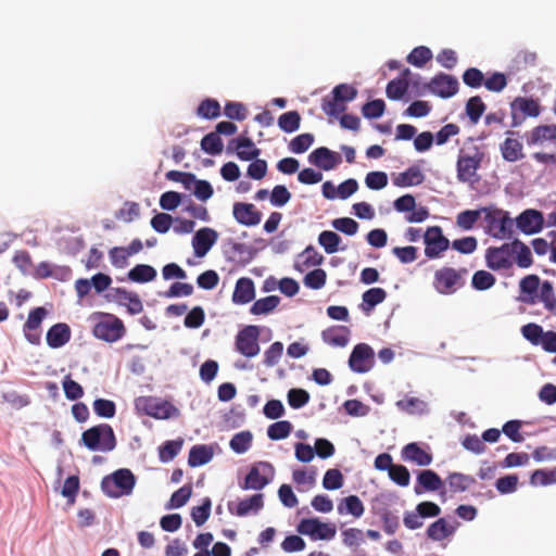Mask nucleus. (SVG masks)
Here are the masks:
<instances>
[{
    "mask_svg": "<svg viewBox=\"0 0 556 556\" xmlns=\"http://www.w3.org/2000/svg\"><path fill=\"white\" fill-rule=\"evenodd\" d=\"M450 490L454 493L465 492L476 483V479L471 476L460 472H452L446 478Z\"/></svg>",
    "mask_w": 556,
    "mask_h": 556,
    "instance_id": "obj_37",
    "label": "nucleus"
},
{
    "mask_svg": "<svg viewBox=\"0 0 556 556\" xmlns=\"http://www.w3.org/2000/svg\"><path fill=\"white\" fill-rule=\"evenodd\" d=\"M542 282L536 275H528L519 282L521 293L529 295V298L536 295Z\"/></svg>",
    "mask_w": 556,
    "mask_h": 556,
    "instance_id": "obj_58",
    "label": "nucleus"
},
{
    "mask_svg": "<svg viewBox=\"0 0 556 556\" xmlns=\"http://www.w3.org/2000/svg\"><path fill=\"white\" fill-rule=\"evenodd\" d=\"M283 353V344L279 341L274 342L264 353V364L267 367L276 366Z\"/></svg>",
    "mask_w": 556,
    "mask_h": 556,
    "instance_id": "obj_59",
    "label": "nucleus"
},
{
    "mask_svg": "<svg viewBox=\"0 0 556 556\" xmlns=\"http://www.w3.org/2000/svg\"><path fill=\"white\" fill-rule=\"evenodd\" d=\"M457 526V521L450 523L445 518H439L428 527L427 536L432 541H443L454 534Z\"/></svg>",
    "mask_w": 556,
    "mask_h": 556,
    "instance_id": "obj_24",
    "label": "nucleus"
},
{
    "mask_svg": "<svg viewBox=\"0 0 556 556\" xmlns=\"http://www.w3.org/2000/svg\"><path fill=\"white\" fill-rule=\"evenodd\" d=\"M458 87L459 84L457 78L444 73L435 75L428 84L425 85V88L443 99H447L456 94Z\"/></svg>",
    "mask_w": 556,
    "mask_h": 556,
    "instance_id": "obj_15",
    "label": "nucleus"
},
{
    "mask_svg": "<svg viewBox=\"0 0 556 556\" xmlns=\"http://www.w3.org/2000/svg\"><path fill=\"white\" fill-rule=\"evenodd\" d=\"M93 334L103 341L115 342L125 334V326L118 317L102 314L101 319L93 327Z\"/></svg>",
    "mask_w": 556,
    "mask_h": 556,
    "instance_id": "obj_5",
    "label": "nucleus"
},
{
    "mask_svg": "<svg viewBox=\"0 0 556 556\" xmlns=\"http://www.w3.org/2000/svg\"><path fill=\"white\" fill-rule=\"evenodd\" d=\"M274 476L275 468L270 463L258 462L251 467L241 488L243 490H262L274 479Z\"/></svg>",
    "mask_w": 556,
    "mask_h": 556,
    "instance_id": "obj_6",
    "label": "nucleus"
},
{
    "mask_svg": "<svg viewBox=\"0 0 556 556\" xmlns=\"http://www.w3.org/2000/svg\"><path fill=\"white\" fill-rule=\"evenodd\" d=\"M386 109V103L381 99H376L365 103L362 108V113L367 118H379Z\"/></svg>",
    "mask_w": 556,
    "mask_h": 556,
    "instance_id": "obj_63",
    "label": "nucleus"
},
{
    "mask_svg": "<svg viewBox=\"0 0 556 556\" xmlns=\"http://www.w3.org/2000/svg\"><path fill=\"white\" fill-rule=\"evenodd\" d=\"M280 303V299L277 295H268L256 300L250 307V313L253 315H266L271 313Z\"/></svg>",
    "mask_w": 556,
    "mask_h": 556,
    "instance_id": "obj_39",
    "label": "nucleus"
},
{
    "mask_svg": "<svg viewBox=\"0 0 556 556\" xmlns=\"http://www.w3.org/2000/svg\"><path fill=\"white\" fill-rule=\"evenodd\" d=\"M341 242L340 236L331 230L321 231L318 236V243L325 249L326 253L332 254L339 250Z\"/></svg>",
    "mask_w": 556,
    "mask_h": 556,
    "instance_id": "obj_44",
    "label": "nucleus"
},
{
    "mask_svg": "<svg viewBox=\"0 0 556 556\" xmlns=\"http://www.w3.org/2000/svg\"><path fill=\"white\" fill-rule=\"evenodd\" d=\"M485 214V223L488 232L496 239L510 238L514 233V220L508 213L503 210L488 211Z\"/></svg>",
    "mask_w": 556,
    "mask_h": 556,
    "instance_id": "obj_4",
    "label": "nucleus"
},
{
    "mask_svg": "<svg viewBox=\"0 0 556 556\" xmlns=\"http://www.w3.org/2000/svg\"><path fill=\"white\" fill-rule=\"evenodd\" d=\"M516 226L525 235L538 233L544 226L543 214L538 210L528 208L516 218Z\"/></svg>",
    "mask_w": 556,
    "mask_h": 556,
    "instance_id": "obj_17",
    "label": "nucleus"
},
{
    "mask_svg": "<svg viewBox=\"0 0 556 556\" xmlns=\"http://www.w3.org/2000/svg\"><path fill=\"white\" fill-rule=\"evenodd\" d=\"M528 147L539 151L532 157L543 165H556V125H539L525 135Z\"/></svg>",
    "mask_w": 556,
    "mask_h": 556,
    "instance_id": "obj_1",
    "label": "nucleus"
},
{
    "mask_svg": "<svg viewBox=\"0 0 556 556\" xmlns=\"http://www.w3.org/2000/svg\"><path fill=\"white\" fill-rule=\"evenodd\" d=\"M349 338L350 329L345 326L331 327L323 331V340L333 346H345Z\"/></svg>",
    "mask_w": 556,
    "mask_h": 556,
    "instance_id": "obj_31",
    "label": "nucleus"
},
{
    "mask_svg": "<svg viewBox=\"0 0 556 556\" xmlns=\"http://www.w3.org/2000/svg\"><path fill=\"white\" fill-rule=\"evenodd\" d=\"M182 447V440L166 441L159 450L160 459L163 463L174 459Z\"/></svg>",
    "mask_w": 556,
    "mask_h": 556,
    "instance_id": "obj_49",
    "label": "nucleus"
},
{
    "mask_svg": "<svg viewBox=\"0 0 556 556\" xmlns=\"http://www.w3.org/2000/svg\"><path fill=\"white\" fill-rule=\"evenodd\" d=\"M396 187L405 188L421 185L425 175L418 166H410L405 172L399 173L392 178Z\"/></svg>",
    "mask_w": 556,
    "mask_h": 556,
    "instance_id": "obj_30",
    "label": "nucleus"
},
{
    "mask_svg": "<svg viewBox=\"0 0 556 556\" xmlns=\"http://www.w3.org/2000/svg\"><path fill=\"white\" fill-rule=\"evenodd\" d=\"M93 410L97 416L102 418H112L116 413L115 403L106 399H97L93 402Z\"/></svg>",
    "mask_w": 556,
    "mask_h": 556,
    "instance_id": "obj_56",
    "label": "nucleus"
},
{
    "mask_svg": "<svg viewBox=\"0 0 556 556\" xmlns=\"http://www.w3.org/2000/svg\"><path fill=\"white\" fill-rule=\"evenodd\" d=\"M514 249V261L520 268H528L533 264L530 248L519 239L511 241Z\"/></svg>",
    "mask_w": 556,
    "mask_h": 556,
    "instance_id": "obj_35",
    "label": "nucleus"
},
{
    "mask_svg": "<svg viewBox=\"0 0 556 556\" xmlns=\"http://www.w3.org/2000/svg\"><path fill=\"white\" fill-rule=\"evenodd\" d=\"M432 58V52L425 46L416 47L407 55V62L414 66L421 67Z\"/></svg>",
    "mask_w": 556,
    "mask_h": 556,
    "instance_id": "obj_50",
    "label": "nucleus"
},
{
    "mask_svg": "<svg viewBox=\"0 0 556 556\" xmlns=\"http://www.w3.org/2000/svg\"><path fill=\"white\" fill-rule=\"evenodd\" d=\"M530 482L532 485H548L552 483H556V468L552 470H534L531 475Z\"/></svg>",
    "mask_w": 556,
    "mask_h": 556,
    "instance_id": "obj_52",
    "label": "nucleus"
},
{
    "mask_svg": "<svg viewBox=\"0 0 556 556\" xmlns=\"http://www.w3.org/2000/svg\"><path fill=\"white\" fill-rule=\"evenodd\" d=\"M485 263L492 270L509 269L514 264V249L511 242L501 247H490L485 250Z\"/></svg>",
    "mask_w": 556,
    "mask_h": 556,
    "instance_id": "obj_9",
    "label": "nucleus"
},
{
    "mask_svg": "<svg viewBox=\"0 0 556 556\" xmlns=\"http://www.w3.org/2000/svg\"><path fill=\"white\" fill-rule=\"evenodd\" d=\"M321 110L328 116L338 117L346 110V105L343 101L337 99L336 96L332 94L331 97H325L323 99Z\"/></svg>",
    "mask_w": 556,
    "mask_h": 556,
    "instance_id": "obj_47",
    "label": "nucleus"
},
{
    "mask_svg": "<svg viewBox=\"0 0 556 556\" xmlns=\"http://www.w3.org/2000/svg\"><path fill=\"white\" fill-rule=\"evenodd\" d=\"M511 127L520 126L527 117H536L540 114V105L531 98L517 97L510 103Z\"/></svg>",
    "mask_w": 556,
    "mask_h": 556,
    "instance_id": "obj_10",
    "label": "nucleus"
},
{
    "mask_svg": "<svg viewBox=\"0 0 556 556\" xmlns=\"http://www.w3.org/2000/svg\"><path fill=\"white\" fill-rule=\"evenodd\" d=\"M201 149L211 155L220 154L223 152V141L217 132L212 131L205 135L201 140Z\"/></svg>",
    "mask_w": 556,
    "mask_h": 556,
    "instance_id": "obj_43",
    "label": "nucleus"
},
{
    "mask_svg": "<svg viewBox=\"0 0 556 556\" xmlns=\"http://www.w3.org/2000/svg\"><path fill=\"white\" fill-rule=\"evenodd\" d=\"M81 443L90 451L111 452L116 446V438L110 425L100 424L83 432Z\"/></svg>",
    "mask_w": 556,
    "mask_h": 556,
    "instance_id": "obj_2",
    "label": "nucleus"
},
{
    "mask_svg": "<svg viewBox=\"0 0 556 556\" xmlns=\"http://www.w3.org/2000/svg\"><path fill=\"white\" fill-rule=\"evenodd\" d=\"M343 485V475L339 469H328L323 479V486L326 490H338Z\"/></svg>",
    "mask_w": 556,
    "mask_h": 556,
    "instance_id": "obj_60",
    "label": "nucleus"
},
{
    "mask_svg": "<svg viewBox=\"0 0 556 556\" xmlns=\"http://www.w3.org/2000/svg\"><path fill=\"white\" fill-rule=\"evenodd\" d=\"M298 530L302 534L309 535L313 540H331L337 533L334 525L321 522L317 518L303 519Z\"/></svg>",
    "mask_w": 556,
    "mask_h": 556,
    "instance_id": "obj_13",
    "label": "nucleus"
},
{
    "mask_svg": "<svg viewBox=\"0 0 556 556\" xmlns=\"http://www.w3.org/2000/svg\"><path fill=\"white\" fill-rule=\"evenodd\" d=\"M197 114L206 119L217 118L220 115V104L217 100L207 98L199 104Z\"/></svg>",
    "mask_w": 556,
    "mask_h": 556,
    "instance_id": "obj_41",
    "label": "nucleus"
},
{
    "mask_svg": "<svg viewBox=\"0 0 556 556\" xmlns=\"http://www.w3.org/2000/svg\"><path fill=\"white\" fill-rule=\"evenodd\" d=\"M462 285L460 273L452 267H443L434 273V289L442 294H451Z\"/></svg>",
    "mask_w": 556,
    "mask_h": 556,
    "instance_id": "obj_14",
    "label": "nucleus"
},
{
    "mask_svg": "<svg viewBox=\"0 0 556 556\" xmlns=\"http://www.w3.org/2000/svg\"><path fill=\"white\" fill-rule=\"evenodd\" d=\"M192 494V486L190 484H186L175 491L169 500L168 508H179L182 507L190 498Z\"/></svg>",
    "mask_w": 556,
    "mask_h": 556,
    "instance_id": "obj_57",
    "label": "nucleus"
},
{
    "mask_svg": "<svg viewBox=\"0 0 556 556\" xmlns=\"http://www.w3.org/2000/svg\"><path fill=\"white\" fill-rule=\"evenodd\" d=\"M308 160L312 164L323 168L324 170H330L340 162V156L328 148L320 147L309 154Z\"/></svg>",
    "mask_w": 556,
    "mask_h": 556,
    "instance_id": "obj_22",
    "label": "nucleus"
},
{
    "mask_svg": "<svg viewBox=\"0 0 556 556\" xmlns=\"http://www.w3.org/2000/svg\"><path fill=\"white\" fill-rule=\"evenodd\" d=\"M214 452L212 446L198 444L191 447L188 457L190 467H199L207 464L213 458Z\"/></svg>",
    "mask_w": 556,
    "mask_h": 556,
    "instance_id": "obj_33",
    "label": "nucleus"
},
{
    "mask_svg": "<svg viewBox=\"0 0 556 556\" xmlns=\"http://www.w3.org/2000/svg\"><path fill=\"white\" fill-rule=\"evenodd\" d=\"M264 506V497L263 494L257 493L252 496L239 501V503L233 506L232 503L228 504V510L230 514L243 517L249 515L250 513H257Z\"/></svg>",
    "mask_w": 556,
    "mask_h": 556,
    "instance_id": "obj_20",
    "label": "nucleus"
},
{
    "mask_svg": "<svg viewBox=\"0 0 556 556\" xmlns=\"http://www.w3.org/2000/svg\"><path fill=\"white\" fill-rule=\"evenodd\" d=\"M387 298V292L382 288H371L364 292L361 307L364 312H370L376 305L382 303Z\"/></svg>",
    "mask_w": 556,
    "mask_h": 556,
    "instance_id": "obj_38",
    "label": "nucleus"
},
{
    "mask_svg": "<svg viewBox=\"0 0 556 556\" xmlns=\"http://www.w3.org/2000/svg\"><path fill=\"white\" fill-rule=\"evenodd\" d=\"M326 279V271L321 268H317L306 274L303 281L307 288L318 290L325 286Z\"/></svg>",
    "mask_w": 556,
    "mask_h": 556,
    "instance_id": "obj_54",
    "label": "nucleus"
},
{
    "mask_svg": "<svg viewBox=\"0 0 556 556\" xmlns=\"http://www.w3.org/2000/svg\"><path fill=\"white\" fill-rule=\"evenodd\" d=\"M496 279L494 275L486 270H478L473 274L471 285L476 290H488L494 286Z\"/></svg>",
    "mask_w": 556,
    "mask_h": 556,
    "instance_id": "obj_51",
    "label": "nucleus"
},
{
    "mask_svg": "<svg viewBox=\"0 0 556 556\" xmlns=\"http://www.w3.org/2000/svg\"><path fill=\"white\" fill-rule=\"evenodd\" d=\"M374 364V350L366 343L356 344L349 358L350 368L355 372L364 374L369 371Z\"/></svg>",
    "mask_w": 556,
    "mask_h": 556,
    "instance_id": "obj_12",
    "label": "nucleus"
},
{
    "mask_svg": "<svg viewBox=\"0 0 556 556\" xmlns=\"http://www.w3.org/2000/svg\"><path fill=\"white\" fill-rule=\"evenodd\" d=\"M292 424L288 420H280L270 425L267 429V435L270 440L278 441L289 437L292 431Z\"/></svg>",
    "mask_w": 556,
    "mask_h": 556,
    "instance_id": "obj_46",
    "label": "nucleus"
},
{
    "mask_svg": "<svg viewBox=\"0 0 556 556\" xmlns=\"http://www.w3.org/2000/svg\"><path fill=\"white\" fill-rule=\"evenodd\" d=\"M301 116L298 111H289L278 118V126L286 132H294L300 128Z\"/></svg>",
    "mask_w": 556,
    "mask_h": 556,
    "instance_id": "obj_42",
    "label": "nucleus"
},
{
    "mask_svg": "<svg viewBox=\"0 0 556 556\" xmlns=\"http://www.w3.org/2000/svg\"><path fill=\"white\" fill-rule=\"evenodd\" d=\"M526 303L535 304L541 302L544 304V307L551 312H556V296L554 292L553 283L548 280H544L536 293V295L525 299Z\"/></svg>",
    "mask_w": 556,
    "mask_h": 556,
    "instance_id": "obj_21",
    "label": "nucleus"
},
{
    "mask_svg": "<svg viewBox=\"0 0 556 556\" xmlns=\"http://www.w3.org/2000/svg\"><path fill=\"white\" fill-rule=\"evenodd\" d=\"M156 277V270L147 264H138L128 273V278L134 282H149Z\"/></svg>",
    "mask_w": 556,
    "mask_h": 556,
    "instance_id": "obj_40",
    "label": "nucleus"
},
{
    "mask_svg": "<svg viewBox=\"0 0 556 556\" xmlns=\"http://www.w3.org/2000/svg\"><path fill=\"white\" fill-rule=\"evenodd\" d=\"M483 159V153L477 147L472 154H459L457 160V177L460 181H469L477 173Z\"/></svg>",
    "mask_w": 556,
    "mask_h": 556,
    "instance_id": "obj_16",
    "label": "nucleus"
},
{
    "mask_svg": "<svg viewBox=\"0 0 556 556\" xmlns=\"http://www.w3.org/2000/svg\"><path fill=\"white\" fill-rule=\"evenodd\" d=\"M139 403L143 404V408L149 416L157 419L170 417V412L174 409V406L168 402H160L153 397L139 399Z\"/></svg>",
    "mask_w": 556,
    "mask_h": 556,
    "instance_id": "obj_28",
    "label": "nucleus"
},
{
    "mask_svg": "<svg viewBox=\"0 0 556 556\" xmlns=\"http://www.w3.org/2000/svg\"><path fill=\"white\" fill-rule=\"evenodd\" d=\"M252 439L253 437L250 431H241L236 433L230 440V448L238 454H242L250 448Z\"/></svg>",
    "mask_w": 556,
    "mask_h": 556,
    "instance_id": "obj_48",
    "label": "nucleus"
},
{
    "mask_svg": "<svg viewBox=\"0 0 556 556\" xmlns=\"http://www.w3.org/2000/svg\"><path fill=\"white\" fill-rule=\"evenodd\" d=\"M205 320V313L201 306H194L185 317L184 324L187 328H200Z\"/></svg>",
    "mask_w": 556,
    "mask_h": 556,
    "instance_id": "obj_61",
    "label": "nucleus"
},
{
    "mask_svg": "<svg viewBox=\"0 0 556 556\" xmlns=\"http://www.w3.org/2000/svg\"><path fill=\"white\" fill-rule=\"evenodd\" d=\"M409 74L410 71L406 68L402 73V78H395L388 83L386 93L390 100H401L406 94L408 90V81L406 79V76H408Z\"/></svg>",
    "mask_w": 556,
    "mask_h": 556,
    "instance_id": "obj_32",
    "label": "nucleus"
},
{
    "mask_svg": "<svg viewBox=\"0 0 556 556\" xmlns=\"http://www.w3.org/2000/svg\"><path fill=\"white\" fill-rule=\"evenodd\" d=\"M522 336L533 345H539L543 337V328L538 324H527L521 328Z\"/></svg>",
    "mask_w": 556,
    "mask_h": 556,
    "instance_id": "obj_62",
    "label": "nucleus"
},
{
    "mask_svg": "<svg viewBox=\"0 0 556 556\" xmlns=\"http://www.w3.org/2000/svg\"><path fill=\"white\" fill-rule=\"evenodd\" d=\"M338 513L340 515L350 514L354 518H359L365 511L363 502L356 495H349L342 498L338 504Z\"/></svg>",
    "mask_w": 556,
    "mask_h": 556,
    "instance_id": "obj_34",
    "label": "nucleus"
},
{
    "mask_svg": "<svg viewBox=\"0 0 556 556\" xmlns=\"http://www.w3.org/2000/svg\"><path fill=\"white\" fill-rule=\"evenodd\" d=\"M48 314V309L43 306L35 307L28 313L23 332L30 344L39 345L41 343V324Z\"/></svg>",
    "mask_w": 556,
    "mask_h": 556,
    "instance_id": "obj_11",
    "label": "nucleus"
},
{
    "mask_svg": "<svg viewBox=\"0 0 556 556\" xmlns=\"http://www.w3.org/2000/svg\"><path fill=\"white\" fill-rule=\"evenodd\" d=\"M390 479L401 486L409 484L410 475L408 469L403 465H393L389 471Z\"/></svg>",
    "mask_w": 556,
    "mask_h": 556,
    "instance_id": "obj_64",
    "label": "nucleus"
},
{
    "mask_svg": "<svg viewBox=\"0 0 556 556\" xmlns=\"http://www.w3.org/2000/svg\"><path fill=\"white\" fill-rule=\"evenodd\" d=\"M211 500L208 497L203 500L202 505L195 506L191 509V518L194 523L200 527L206 522L211 515Z\"/></svg>",
    "mask_w": 556,
    "mask_h": 556,
    "instance_id": "obj_55",
    "label": "nucleus"
},
{
    "mask_svg": "<svg viewBox=\"0 0 556 556\" xmlns=\"http://www.w3.org/2000/svg\"><path fill=\"white\" fill-rule=\"evenodd\" d=\"M314 142V136L305 132L293 138L289 143V149L293 153L301 154L306 152Z\"/></svg>",
    "mask_w": 556,
    "mask_h": 556,
    "instance_id": "obj_53",
    "label": "nucleus"
},
{
    "mask_svg": "<svg viewBox=\"0 0 556 556\" xmlns=\"http://www.w3.org/2000/svg\"><path fill=\"white\" fill-rule=\"evenodd\" d=\"M217 231L212 228L204 227L199 229L192 238L194 254L198 257L205 256L217 241Z\"/></svg>",
    "mask_w": 556,
    "mask_h": 556,
    "instance_id": "obj_19",
    "label": "nucleus"
},
{
    "mask_svg": "<svg viewBox=\"0 0 556 556\" xmlns=\"http://www.w3.org/2000/svg\"><path fill=\"white\" fill-rule=\"evenodd\" d=\"M425 255L429 260L439 258L445 252L451 242L443 235L442 228L439 226L429 227L424 235Z\"/></svg>",
    "mask_w": 556,
    "mask_h": 556,
    "instance_id": "obj_7",
    "label": "nucleus"
},
{
    "mask_svg": "<svg viewBox=\"0 0 556 556\" xmlns=\"http://www.w3.org/2000/svg\"><path fill=\"white\" fill-rule=\"evenodd\" d=\"M136 484L135 475L127 468L117 469L101 481L102 491L110 497L129 495Z\"/></svg>",
    "mask_w": 556,
    "mask_h": 556,
    "instance_id": "obj_3",
    "label": "nucleus"
},
{
    "mask_svg": "<svg viewBox=\"0 0 556 556\" xmlns=\"http://www.w3.org/2000/svg\"><path fill=\"white\" fill-rule=\"evenodd\" d=\"M233 147L237 156L241 161H252L261 154V150L255 147L254 142L248 137H239L232 139L229 143V148Z\"/></svg>",
    "mask_w": 556,
    "mask_h": 556,
    "instance_id": "obj_25",
    "label": "nucleus"
},
{
    "mask_svg": "<svg viewBox=\"0 0 556 556\" xmlns=\"http://www.w3.org/2000/svg\"><path fill=\"white\" fill-rule=\"evenodd\" d=\"M71 328L67 324L58 323L49 328L47 331V344L51 349H59L65 345L71 340Z\"/></svg>",
    "mask_w": 556,
    "mask_h": 556,
    "instance_id": "obj_23",
    "label": "nucleus"
},
{
    "mask_svg": "<svg viewBox=\"0 0 556 556\" xmlns=\"http://www.w3.org/2000/svg\"><path fill=\"white\" fill-rule=\"evenodd\" d=\"M404 460L415 463L418 466H428L432 463V455L422 450L418 443H408L402 450Z\"/></svg>",
    "mask_w": 556,
    "mask_h": 556,
    "instance_id": "obj_29",
    "label": "nucleus"
},
{
    "mask_svg": "<svg viewBox=\"0 0 556 556\" xmlns=\"http://www.w3.org/2000/svg\"><path fill=\"white\" fill-rule=\"evenodd\" d=\"M442 486L443 481L440 476L435 471L427 469L418 473L415 493L421 494L425 491H438Z\"/></svg>",
    "mask_w": 556,
    "mask_h": 556,
    "instance_id": "obj_27",
    "label": "nucleus"
},
{
    "mask_svg": "<svg viewBox=\"0 0 556 556\" xmlns=\"http://www.w3.org/2000/svg\"><path fill=\"white\" fill-rule=\"evenodd\" d=\"M258 337L260 329L257 326H245L236 336V350L249 358L256 356L260 353Z\"/></svg>",
    "mask_w": 556,
    "mask_h": 556,
    "instance_id": "obj_8",
    "label": "nucleus"
},
{
    "mask_svg": "<svg viewBox=\"0 0 556 556\" xmlns=\"http://www.w3.org/2000/svg\"><path fill=\"white\" fill-rule=\"evenodd\" d=\"M485 111V104L479 96L471 97L466 103V114L472 124H477Z\"/></svg>",
    "mask_w": 556,
    "mask_h": 556,
    "instance_id": "obj_45",
    "label": "nucleus"
},
{
    "mask_svg": "<svg viewBox=\"0 0 556 556\" xmlns=\"http://www.w3.org/2000/svg\"><path fill=\"white\" fill-rule=\"evenodd\" d=\"M232 214L239 224L248 227L258 225L262 219V213L251 203L236 202L232 207Z\"/></svg>",
    "mask_w": 556,
    "mask_h": 556,
    "instance_id": "obj_18",
    "label": "nucleus"
},
{
    "mask_svg": "<svg viewBox=\"0 0 556 556\" xmlns=\"http://www.w3.org/2000/svg\"><path fill=\"white\" fill-rule=\"evenodd\" d=\"M501 152L503 159L507 162H516L525 156L522 144L517 139L509 137L501 144Z\"/></svg>",
    "mask_w": 556,
    "mask_h": 556,
    "instance_id": "obj_36",
    "label": "nucleus"
},
{
    "mask_svg": "<svg viewBox=\"0 0 556 556\" xmlns=\"http://www.w3.org/2000/svg\"><path fill=\"white\" fill-rule=\"evenodd\" d=\"M255 298V287L251 278L242 277L236 282L232 302L236 304L250 303Z\"/></svg>",
    "mask_w": 556,
    "mask_h": 556,
    "instance_id": "obj_26",
    "label": "nucleus"
}]
</instances>
